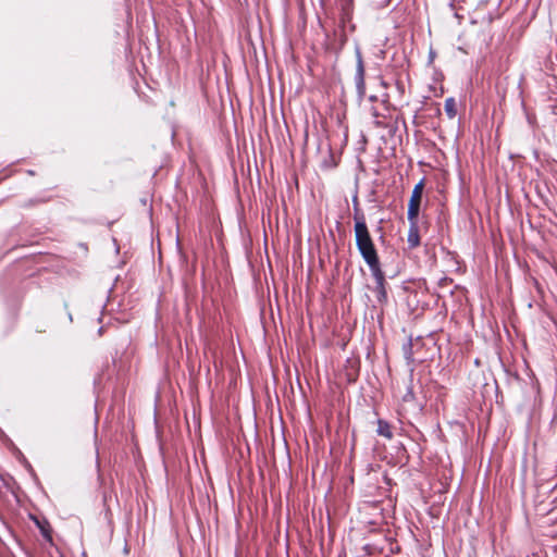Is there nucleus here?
<instances>
[{
	"instance_id": "obj_1",
	"label": "nucleus",
	"mask_w": 557,
	"mask_h": 557,
	"mask_svg": "<svg viewBox=\"0 0 557 557\" xmlns=\"http://www.w3.org/2000/svg\"><path fill=\"white\" fill-rule=\"evenodd\" d=\"M356 246L370 269L381 267L377 251L369 233L364 218L355 216Z\"/></svg>"
},
{
	"instance_id": "obj_2",
	"label": "nucleus",
	"mask_w": 557,
	"mask_h": 557,
	"mask_svg": "<svg viewBox=\"0 0 557 557\" xmlns=\"http://www.w3.org/2000/svg\"><path fill=\"white\" fill-rule=\"evenodd\" d=\"M423 188H424L423 181H420L413 187V190L411 193V197H410L409 203H408V212H407L408 220H418Z\"/></svg>"
},
{
	"instance_id": "obj_3",
	"label": "nucleus",
	"mask_w": 557,
	"mask_h": 557,
	"mask_svg": "<svg viewBox=\"0 0 557 557\" xmlns=\"http://www.w3.org/2000/svg\"><path fill=\"white\" fill-rule=\"evenodd\" d=\"M371 273H372V276L374 277V281H375V292H376V297H377V300L380 302H383L386 300V290H385V276H384V273L381 269V267H377V268H374V269H370Z\"/></svg>"
},
{
	"instance_id": "obj_4",
	"label": "nucleus",
	"mask_w": 557,
	"mask_h": 557,
	"mask_svg": "<svg viewBox=\"0 0 557 557\" xmlns=\"http://www.w3.org/2000/svg\"><path fill=\"white\" fill-rule=\"evenodd\" d=\"M410 223L408 232V245L410 248H416L420 245V235L418 227V220H408Z\"/></svg>"
},
{
	"instance_id": "obj_5",
	"label": "nucleus",
	"mask_w": 557,
	"mask_h": 557,
	"mask_svg": "<svg viewBox=\"0 0 557 557\" xmlns=\"http://www.w3.org/2000/svg\"><path fill=\"white\" fill-rule=\"evenodd\" d=\"M356 85L359 90L364 88V66L359 51H357Z\"/></svg>"
},
{
	"instance_id": "obj_6",
	"label": "nucleus",
	"mask_w": 557,
	"mask_h": 557,
	"mask_svg": "<svg viewBox=\"0 0 557 557\" xmlns=\"http://www.w3.org/2000/svg\"><path fill=\"white\" fill-rule=\"evenodd\" d=\"M444 110L449 119H454L457 115V103L454 98L445 100Z\"/></svg>"
},
{
	"instance_id": "obj_7",
	"label": "nucleus",
	"mask_w": 557,
	"mask_h": 557,
	"mask_svg": "<svg viewBox=\"0 0 557 557\" xmlns=\"http://www.w3.org/2000/svg\"><path fill=\"white\" fill-rule=\"evenodd\" d=\"M377 434L388 440L393 437L389 424L383 420L377 421Z\"/></svg>"
}]
</instances>
